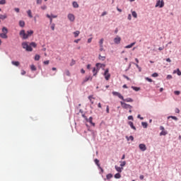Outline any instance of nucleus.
<instances>
[{
  "mask_svg": "<svg viewBox=\"0 0 181 181\" xmlns=\"http://www.w3.org/2000/svg\"><path fill=\"white\" fill-rule=\"evenodd\" d=\"M37 44L35 42H32L28 44V42H23L22 43V47L23 49H25L26 52H33V49L32 47H37Z\"/></svg>",
  "mask_w": 181,
  "mask_h": 181,
  "instance_id": "nucleus-1",
  "label": "nucleus"
},
{
  "mask_svg": "<svg viewBox=\"0 0 181 181\" xmlns=\"http://www.w3.org/2000/svg\"><path fill=\"white\" fill-rule=\"evenodd\" d=\"M20 37H22L24 40H25V39H28V37H30V36H32V35H33V30H30L27 31V33L25 32V30H22L20 31Z\"/></svg>",
  "mask_w": 181,
  "mask_h": 181,
  "instance_id": "nucleus-2",
  "label": "nucleus"
},
{
  "mask_svg": "<svg viewBox=\"0 0 181 181\" xmlns=\"http://www.w3.org/2000/svg\"><path fill=\"white\" fill-rule=\"evenodd\" d=\"M100 66H103V64H100V63H97L96 64V67L97 68H93V76L95 77V76H97L98 71H100V68H98Z\"/></svg>",
  "mask_w": 181,
  "mask_h": 181,
  "instance_id": "nucleus-3",
  "label": "nucleus"
},
{
  "mask_svg": "<svg viewBox=\"0 0 181 181\" xmlns=\"http://www.w3.org/2000/svg\"><path fill=\"white\" fill-rule=\"evenodd\" d=\"M120 104L122 105V107L124 110H132V106L131 105H128L122 101L120 102Z\"/></svg>",
  "mask_w": 181,
  "mask_h": 181,
  "instance_id": "nucleus-4",
  "label": "nucleus"
},
{
  "mask_svg": "<svg viewBox=\"0 0 181 181\" xmlns=\"http://www.w3.org/2000/svg\"><path fill=\"white\" fill-rule=\"evenodd\" d=\"M165 6V2L163 0H158L156 4V8H163Z\"/></svg>",
  "mask_w": 181,
  "mask_h": 181,
  "instance_id": "nucleus-5",
  "label": "nucleus"
},
{
  "mask_svg": "<svg viewBox=\"0 0 181 181\" xmlns=\"http://www.w3.org/2000/svg\"><path fill=\"white\" fill-rule=\"evenodd\" d=\"M109 71H110V70L108 69H107L104 73L105 78L107 81L110 80V78H111V74H110Z\"/></svg>",
  "mask_w": 181,
  "mask_h": 181,
  "instance_id": "nucleus-6",
  "label": "nucleus"
},
{
  "mask_svg": "<svg viewBox=\"0 0 181 181\" xmlns=\"http://www.w3.org/2000/svg\"><path fill=\"white\" fill-rule=\"evenodd\" d=\"M160 129L161 131V132L160 133V136L168 135V132L165 131V127H163V126H160Z\"/></svg>",
  "mask_w": 181,
  "mask_h": 181,
  "instance_id": "nucleus-7",
  "label": "nucleus"
},
{
  "mask_svg": "<svg viewBox=\"0 0 181 181\" xmlns=\"http://www.w3.org/2000/svg\"><path fill=\"white\" fill-rule=\"evenodd\" d=\"M139 148L140 151H142V152H145V151H146V145L144 144H139Z\"/></svg>",
  "mask_w": 181,
  "mask_h": 181,
  "instance_id": "nucleus-8",
  "label": "nucleus"
},
{
  "mask_svg": "<svg viewBox=\"0 0 181 181\" xmlns=\"http://www.w3.org/2000/svg\"><path fill=\"white\" fill-rule=\"evenodd\" d=\"M112 94L114 95H116L117 97H118L119 98H120V100H124V96H122V95H121V93H118V92H115L113 91Z\"/></svg>",
  "mask_w": 181,
  "mask_h": 181,
  "instance_id": "nucleus-9",
  "label": "nucleus"
},
{
  "mask_svg": "<svg viewBox=\"0 0 181 181\" xmlns=\"http://www.w3.org/2000/svg\"><path fill=\"white\" fill-rule=\"evenodd\" d=\"M114 42L115 43V45H119L121 43V38L119 36H117L115 39H114Z\"/></svg>",
  "mask_w": 181,
  "mask_h": 181,
  "instance_id": "nucleus-10",
  "label": "nucleus"
},
{
  "mask_svg": "<svg viewBox=\"0 0 181 181\" xmlns=\"http://www.w3.org/2000/svg\"><path fill=\"white\" fill-rule=\"evenodd\" d=\"M68 19L71 22H74V20L76 19V18L74 17V15H73L72 13H69L68 14Z\"/></svg>",
  "mask_w": 181,
  "mask_h": 181,
  "instance_id": "nucleus-11",
  "label": "nucleus"
},
{
  "mask_svg": "<svg viewBox=\"0 0 181 181\" xmlns=\"http://www.w3.org/2000/svg\"><path fill=\"white\" fill-rule=\"evenodd\" d=\"M93 81V77L91 76H86L85 78L83 79V83H87V81Z\"/></svg>",
  "mask_w": 181,
  "mask_h": 181,
  "instance_id": "nucleus-12",
  "label": "nucleus"
},
{
  "mask_svg": "<svg viewBox=\"0 0 181 181\" xmlns=\"http://www.w3.org/2000/svg\"><path fill=\"white\" fill-rule=\"evenodd\" d=\"M115 168L117 172H119V173H121V172H122V170H124L123 168L118 167V165H115Z\"/></svg>",
  "mask_w": 181,
  "mask_h": 181,
  "instance_id": "nucleus-13",
  "label": "nucleus"
},
{
  "mask_svg": "<svg viewBox=\"0 0 181 181\" xmlns=\"http://www.w3.org/2000/svg\"><path fill=\"white\" fill-rule=\"evenodd\" d=\"M136 42H132L129 45H127L126 47H124L125 49H131L132 47L135 46Z\"/></svg>",
  "mask_w": 181,
  "mask_h": 181,
  "instance_id": "nucleus-14",
  "label": "nucleus"
},
{
  "mask_svg": "<svg viewBox=\"0 0 181 181\" xmlns=\"http://www.w3.org/2000/svg\"><path fill=\"white\" fill-rule=\"evenodd\" d=\"M88 100L90 101L91 104H94V100H95V98L93 97V95H89Z\"/></svg>",
  "mask_w": 181,
  "mask_h": 181,
  "instance_id": "nucleus-15",
  "label": "nucleus"
},
{
  "mask_svg": "<svg viewBox=\"0 0 181 181\" xmlns=\"http://www.w3.org/2000/svg\"><path fill=\"white\" fill-rule=\"evenodd\" d=\"M0 37L2 39H8V35L6 33H0Z\"/></svg>",
  "mask_w": 181,
  "mask_h": 181,
  "instance_id": "nucleus-16",
  "label": "nucleus"
},
{
  "mask_svg": "<svg viewBox=\"0 0 181 181\" xmlns=\"http://www.w3.org/2000/svg\"><path fill=\"white\" fill-rule=\"evenodd\" d=\"M123 101H125L126 103H133L134 100L131 98H127L126 99L122 100Z\"/></svg>",
  "mask_w": 181,
  "mask_h": 181,
  "instance_id": "nucleus-17",
  "label": "nucleus"
},
{
  "mask_svg": "<svg viewBox=\"0 0 181 181\" xmlns=\"http://www.w3.org/2000/svg\"><path fill=\"white\" fill-rule=\"evenodd\" d=\"M129 125L131 127L132 129H134V131H136V127L134 126V122H129Z\"/></svg>",
  "mask_w": 181,
  "mask_h": 181,
  "instance_id": "nucleus-18",
  "label": "nucleus"
},
{
  "mask_svg": "<svg viewBox=\"0 0 181 181\" xmlns=\"http://www.w3.org/2000/svg\"><path fill=\"white\" fill-rule=\"evenodd\" d=\"M88 122H90L93 127H95V123L93 122V118L90 117L89 119L87 120Z\"/></svg>",
  "mask_w": 181,
  "mask_h": 181,
  "instance_id": "nucleus-19",
  "label": "nucleus"
},
{
  "mask_svg": "<svg viewBox=\"0 0 181 181\" xmlns=\"http://www.w3.org/2000/svg\"><path fill=\"white\" fill-rule=\"evenodd\" d=\"M11 64L18 67V66H19V64H21V63L18 61H13V62H11Z\"/></svg>",
  "mask_w": 181,
  "mask_h": 181,
  "instance_id": "nucleus-20",
  "label": "nucleus"
},
{
  "mask_svg": "<svg viewBox=\"0 0 181 181\" xmlns=\"http://www.w3.org/2000/svg\"><path fill=\"white\" fill-rule=\"evenodd\" d=\"M19 26H21V28H25V21H19Z\"/></svg>",
  "mask_w": 181,
  "mask_h": 181,
  "instance_id": "nucleus-21",
  "label": "nucleus"
},
{
  "mask_svg": "<svg viewBox=\"0 0 181 181\" xmlns=\"http://www.w3.org/2000/svg\"><path fill=\"white\" fill-rule=\"evenodd\" d=\"M98 59L99 60L104 62V60H105V56H101V54H99Z\"/></svg>",
  "mask_w": 181,
  "mask_h": 181,
  "instance_id": "nucleus-22",
  "label": "nucleus"
},
{
  "mask_svg": "<svg viewBox=\"0 0 181 181\" xmlns=\"http://www.w3.org/2000/svg\"><path fill=\"white\" fill-rule=\"evenodd\" d=\"M74 37H78V35H80V31L76 30V31L74 32Z\"/></svg>",
  "mask_w": 181,
  "mask_h": 181,
  "instance_id": "nucleus-23",
  "label": "nucleus"
},
{
  "mask_svg": "<svg viewBox=\"0 0 181 181\" xmlns=\"http://www.w3.org/2000/svg\"><path fill=\"white\" fill-rule=\"evenodd\" d=\"M28 16H29V18H33V16L32 15V11L31 10H28L27 11Z\"/></svg>",
  "mask_w": 181,
  "mask_h": 181,
  "instance_id": "nucleus-24",
  "label": "nucleus"
},
{
  "mask_svg": "<svg viewBox=\"0 0 181 181\" xmlns=\"http://www.w3.org/2000/svg\"><path fill=\"white\" fill-rule=\"evenodd\" d=\"M141 125H142L143 128H148V123L147 122H142Z\"/></svg>",
  "mask_w": 181,
  "mask_h": 181,
  "instance_id": "nucleus-25",
  "label": "nucleus"
},
{
  "mask_svg": "<svg viewBox=\"0 0 181 181\" xmlns=\"http://www.w3.org/2000/svg\"><path fill=\"white\" fill-rule=\"evenodd\" d=\"M2 32H3V33L8 34V28H6V27H4L2 28Z\"/></svg>",
  "mask_w": 181,
  "mask_h": 181,
  "instance_id": "nucleus-26",
  "label": "nucleus"
},
{
  "mask_svg": "<svg viewBox=\"0 0 181 181\" xmlns=\"http://www.w3.org/2000/svg\"><path fill=\"white\" fill-rule=\"evenodd\" d=\"M35 60L36 62L40 60V55L36 54V55L35 56Z\"/></svg>",
  "mask_w": 181,
  "mask_h": 181,
  "instance_id": "nucleus-27",
  "label": "nucleus"
},
{
  "mask_svg": "<svg viewBox=\"0 0 181 181\" xmlns=\"http://www.w3.org/2000/svg\"><path fill=\"white\" fill-rule=\"evenodd\" d=\"M132 15L133 18H138V14L136 13V11H132Z\"/></svg>",
  "mask_w": 181,
  "mask_h": 181,
  "instance_id": "nucleus-28",
  "label": "nucleus"
},
{
  "mask_svg": "<svg viewBox=\"0 0 181 181\" xmlns=\"http://www.w3.org/2000/svg\"><path fill=\"white\" fill-rule=\"evenodd\" d=\"M132 90H134V91H139L141 90L140 88L132 86Z\"/></svg>",
  "mask_w": 181,
  "mask_h": 181,
  "instance_id": "nucleus-29",
  "label": "nucleus"
},
{
  "mask_svg": "<svg viewBox=\"0 0 181 181\" xmlns=\"http://www.w3.org/2000/svg\"><path fill=\"white\" fill-rule=\"evenodd\" d=\"M72 5L74 8H78V4L76 1H74Z\"/></svg>",
  "mask_w": 181,
  "mask_h": 181,
  "instance_id": "nucleus-30",
  "label": "nucleus"
},
{
  "mask_svg": "<svg viewBox=\"0 0 181 181\" xmlns=\"http://www.w3.org/2000/svg\"><path fill=\"white\" fill-rule=\"evenodd\" d=\"M170 118H172V119H174L175 121H177V118L176 117V116H169L168 117V119H169Z\"/></svg>",
  "mask_w": 181,
  "mask_h": 181,
  "instance_id": "nucleus-31",
  "label": "nucleus"
},
{
  "mask_svg": "<svg viewBox=\"0 0 181 181\" xmlns=\"http://www.w3.org/2000/svg\"><path fill=\"white\" fill-rule=\"evenodd\" d=\"M120 166L122 167V168H124V166H125L126 165H127V162H125V161H120Z\"/></svg>",
  "mask_w": 181,
  "mask_h": 181,
  "instance_id": "nucleus-32",
  "label": "nucleus"
},
{
  "mask_svg": "<svg viewBox=\"0 0 181 181\" xmlns=\"http://www.w3.org/2000/svg\"><path fill=\"white\" fill-rule=\"evenodd\" d=\"M103 43H104V38H102V39H100V41H99V46H103Z\"/></svg>",
  "mask_w": 181,
  "mask_h": 181,
  "instance_id": "nucleus-33",
  "label": "nucleus"
},
{
  "mask_svg": "<svg viewBox=\"0 0 181 181\" xmlns=\"http://www.w3.org/2000/svg\"><path fill=\"white\" fill-rule=\"evenodd\" d=\"M30 69L32 70V71H36V66L35 65H31L30 66Z\"/></svg>",
  "mask_w": 181,
  "mask_h": 181,
  "instance_id": "nucleus-34",
  "label": "nucleus"
},
{
  "mask_svg": "<svg viewBox=\"0 0 181 181\" xmlns=\"http://www.w3.org/2000/svg\"><path fill=\"white\" fill-rule=\"evenodd\" d=\"M95 163L100 168V160L98 159H95Z\"/></svg>",
  "mask_w": 181,
  "mask_h": 181,
  "instance_id": "nucleus-35",
  "label": "nucleus"
},
{
  "mask_svg": "<svg viewBox=\"0 0 181 181\" xmlns=\"http://www.w3.org/2000/svg\"><path fill=\"white\" fill-rule=\"evenodd\" d=\"M126 139H127V141H134V136H126Z\"/></svg>",
  "mask_w": 181,
  "mask_h": 181,
  "instance_id": "nucleus-36",
  "label": "nucleus"
},
{
  "mask_svg": "<svg viewBox=\"0 0 181 181\" xmlns=\"http://www.w3.org/2000/svg\"><path fill=\"white\" fill-rule=\"evenodd\" d=\"M115 179H119L121 177V174L117 173L115 175Z\"/></svg>",
  "mask_w": 181,
  "mask_h": 181,
  "instance_id": "nucleus-37",
  "label": "nucleus"
},
{
  "mask_svg": "<svg viewBox=\"0 0 181 181\" xmlns=\"http://www.w3.org/2000/svg\"><path fill=\"white\" fill-rule=\"evenodd\" d=\"M106 177L108 180H110V179H111L112 177V174H107L106 175Z\"/></svg>",
  "mask_w": 181,
  "mask_h": 181,
  "instance_id": "nucleus-38",
  "label": "nucleus"
},
{
  "mask_svg": "<svg viewBox=\"0 0 181 181\" xmlns=\"http://www.w3.org/2000/svg\"><path fill=\"white\" fill-rule=\"evenodd\" d=\"M47 18H48L50 21V23H52V22H53V18H52V16H50V15L47 14Z\"/></svg>",
  "mask_w": 181,
  "mask_h": 181,
  "instance_id": "nucleus-39",
  "label": "nucleus"
},
{
  "mask_svg": "<svg viewBox=\"0 0 181 181\" xmlns=\"http://www.w3.org/2000/svg\"><path fill=\"white\" fill-rule=\"evenodd\" d=\"M6 4V0H1L0 1V5H5Z\"/></svg>",
  "mask_w": 181,
  "mask_h": 181,
  "instance_id": "nucleus-40",
  "label": "nucleus"
},
{
  "mask_svg": "<svg viewBox=\"0 0 181 181\" xmlns=\"http://www.w3.org/2000/svg\"><path fill=\"white\" fill-rule=\"evenodd\" d=\"M74 64H76V60L72 59L70 64V66H74Z\"/></svg>",
  "mask_w": 181,
  "mask_h": 181,
  "instance_id": "nucleus-41",
  "label": "nucleus"
},
{
  "mask_svg": "<svg viewBox=\"0 0 181 181\" xmlns=\"http://www.w3.org/2000/svg\"><path fill=\"white\" fill-rule=\"evenodd\" d=\"M0 19H6V15H0Z\"/></svg>",
  "mask_w": 181,
  "mask_h": 181,
  "instance_id": "nucleus-42",
  "label": "nucleus"
},
{
  "mask_svg": "<svg viewBox=\"0 0 181 181\" xmlns=\"http://www.w3.org/2000/svg\"><path fill=\"white\" fill-rule=\"evenodd\" d=\"M146 80L147 81H148L149 83H152V78H148V77H146Z\"/></svg>",
  "mask_w": 181,
  "mask_h": 181,
  "instance_id": "nucleus-43",
  "label": "nucleus"
},
{
  "mask_svg": "<svg viewBox=\"0 0 181 181\" xmlns=\"http://www.w3.org/2000/svg\"><path fill=\"white\" fill-rule=\"evenodd\" d=\"M174 94H175V95H179V94H180V91H179V90H175V91H174Z\"/></svg>",
  "mask_w": 181,
  "mask_h": 181,
  "instance_id": "nucleus-44",
  "label": "nucleus"
},
{
  "mask_svg": "<svg viewBox=\"0 0 181 181\" xmlns=\"http://www.w3.org/2000/svg\"><path fill=\"white\" fill-rule=\"evenodd\" d=\"M100 52H103L104 50V46L103 45H100Z\"/></svg>",
  "mask_w": 181,
  "mask_h": 181,
  "instance_id": "nucleus-45",
  "label": "nucleus"
},
{
  "mask_svg": "<svg viewBox=\"0 0 181 181\" xmlns=\"http://www.w3.org/2000/svg\"><path fill=\"white\" fill-rule=\"evenodd\" d=\"M106 112H107V114H110V106H107L106 107Z\"/></svg>",
  "mask_w": 181,
  "mask_h": 181,
  "instance_id": "nucleus-46",
  "label": "nucleus"
},
{
  "mask_svg": "<svg viewBox=\"0 0 181 181\" xmlns=\"http://www.w3.org/2000/svg\"><path fill=\"white\" fill-rule=\"evenodd\" d=\"M65 74H66V76H70V71L69 70H66Z\"/></svg>",
  "mask_w": 181,
  "mask_h": 181,
  "instance_id": "nucleus-47",
  "label": "nucleus"
},
{
  "mask_svg": "<svg viewBox=\"0 0 181 181\" xmlns=\"http://www.w3.org/2000/svg\"><path fill=\"white\" fill-rule=\"evenodd\" d=\"M177 76H181V71L179 69H177Z\"/></svg>",
  "mask_w": 181,
  "mask_h": 181,
  "instance_id": "nucleus-48",
  "label": "nucleus"
},
{
  "mask_svg": "<svg viewBox=\"0 0 181 181\" xmlns=\"http://www.w3.org/2000/svg\"><path fill=\"white\" fill-rule=\"evenodd\" d=\"M158 73H154L152 74V77H158Z\"/></svg>",
  "mask_w": 181,
  "mask_h": 181,
  "instance_id": "nucleus-49",
  "label": "nucleus"
},
{
  "mask_svg": "<svg viewBox=\"0 0 181 181\" xmlns=\"http://www.w3.org/2000/svg\"><path fill=\"white\" fill-rule=\"evenodd\" d=\"M22 76H25L26 74V71L25 70L21 71Z\"/></svg>",
  "mask_w": 181,
  "mask_h": 181,
  "instance_id": "nucleus-50",
  "label": "nucleus"
},
{
  "mask_svg": "<svg viewBox=\"0 0 181 181\" xmlns=\"http://www.w3.org/2000/svg\"><path fill=\"white\" fill-rule=\"evenodd\" d=\"M14 11H16L17 12V13H19L20 9H19V8H15Z\"/></svg>",
  "mask_w": 181,
  "mask_h": 181,
  "instance_id": "nucleus-51",
  "label": "nucleus"
},
{
  "mask_svg": "<svg viewBox=\"0 0 181 181\" xmlns=\"http://www.w3.org/2000/svg\"><path fill=\"white\" fill-rule=\"evenodd\" d=\"M81 40V39L75 40L74 42V43H78Z\"/></svg>",
  "mask_w": 181,
  "mask_h": 181,
  "instance_id": "nucleus-52",
  "label": "nucleus"
},
{
  "mask_svg": "<svg viewBox=\"0 0 181 181\" xmlns=\"http://www.w3.org/2000/svg\"><path fill=\"white\" fill-rule=\"evenodd\" d=\"M37 4L40 5L42 4V0H37Z\"/></svg>",
  "mask_w": 181,
  "mask_h": 181,
  "instance_id": "nucleus-53",
  "label": "nucleus"
},
{
  "mask_svg": "<svg viewBox=\"0 0 181 181\" xmlns=\"http://www.w3.org/2000/svg\"><path fill=\"white\" fill-rule=\"evenodd\" d=\"M175 112H176L177 114H179V113L180 112V110L178 108H176V109H175Z\"/></svg>",
  "mask_w": 181,
  "mask_h": 181,
  "instance_id": "nucleus-54",
  "label": "nucleus"
},
{
  "mask_svg": "<svg viewBox=\"0 0 181 181\" xmlns=\"http://www.w3.org/2000/svg\"><path fill=\"white\" fill-rule=\"evenodd\" d=\"M128 119H132V121H134V117L132 116H129Z\"/></svg>",
  "mask_w": 181,
  "mask_h": 181,
  "instance_id": "nucleus-55",
  "label": "nucleus"
},
{
  "mask_svg": "<svg viewBox=\"0 0 181 181\" xmlns=\"http://www.w3.org/2000/svg\"><path fill=\"white\" fill-rule=\"evenodd\" d=\"M50 16H51L52 19L57 18V16H54L53 14H52Z\"/></svg>",
  "mask_w": 181,
  "mask_h": 181,
  "instance_id": "nucleus-56",
  "label": "nucleus"
},
{
  "mask_svg": "<svg viewBox=\"0 0 181 181\" xmlns=\"http://www.w3.org/2000/svg\"><path fill=\"white\" fill-rule=\"evenodd\" d=\"M43 63H44V64H49V63H50V62L49 60H47V61H45Z\"/></svg>",
  "mask_w": 181,
  "mask_h": 181,
  "instance_id": "nucleus-57",
  "label": "nucleus"
},
{
  "mask_svg": "<svg viewBox=\"0 0 181 181\" xmlns=\"http://www.w3.org/2000/svg\"><path fill=\"white\" fill-rule=\"evenodd\" d=\"M51 29L52 30H54V23L52 24Z\"/></svg>",
  "mask_w": 181,
  "mask_h": 181,
  "instance_id": "nucleus-58",
  "label": "nucleus"
},
{
  "mask_svg": "<svg viewBox=\"0 0 181 181\" xmlns=\"http://www.w3.org/2000/svg\"><path fill=\"white\" fill-rule=\"evenodd\" d=\"M124 78H126L127 80H128V81H129V80H131V78H129V77H128V76H123Z\"/></svg>",
  "mask_w": 181,
  "mask_h": 181,
  "instance_id": "nucleus-59",
  "label": "nucleus"
},
{
  "mask_svg": "<svg viewBox=\"0 0 181 181\" xmlns=\"http://www.w3.org/2000/svg\"><path fill=\"white\" fill-rule=\"evenodd\" d=\"M144 176L142 175L139 176V179H140L141 180H144Z\"/></svg>",
  "mask_w": 181,
  "mask_h": 181,
  "instance_id": "nucleus-60",
  "label": "nucleus"
},
{
  "mask_svg": "<svg viewBox=\"0 0 181 181\" xmlns=\"http://www.w3.org/2000/svg\"><path fill=\"white\" fill-rule=\"evenodd\" d=\"M93 38L88 39V43H91Z\"/></svg>",
  "mask_w": 181,
  "mask_h": 181,
  "instance_id": "nucleus-61",
  "label": "nucleus"
},
{
  "mask_svg": "<svg viewBox=\"0 0 181 181\" xmlns=\"http://www.w3.org/2000/svg\"><path fill=\"white\" fill-rule=\"evenodd\" d=\"M81 73L82 74H84L86 73V71L82 69L81 70Z\"/></svg>",
  "mask_w": 181,
  "mask_h": 181,
  "instance_id": "nucleus-62",
  "label": "nucleus"
},
{
  "mask_svg": "<svg viewBox=\"0 0 181 181\" xmlns=\"http://www.w3.org/2000/svg\"><path fill=\"white\" fill-rule=\"evenodd\" d=\"M166 62H168V63H170V62H172V60H170V58H167L166 59Z\"/></svg>",
  "mask_w": 181,
  "mask_h": 181,
  "instance_id": "nucleus-63",
  "label": "nucleus"
},
{
  "mask_svg": "<svg viewBox=\"0 0 181 181\" xmlns=\"http://www.w3.org/2000/svg\"><path fill=\"white\" fill-rule=\"evenodd\" d=\"M105 15H107V13L105 11H104L103 13H102V16H105Z\"/></svg>",
  "mask_w": 181,
  "mask_h": 181,
  "instance_id": "nucleus-64",
  "label": "nucleus"
}]
</instances>
